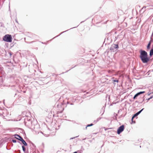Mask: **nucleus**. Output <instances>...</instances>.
I'll return each mask as SVG.
<instances>
[{
	"label": "nucleus",
	"instance_id": "nucleus-47",
	"mask_svg": "<svg viewBox=\"0 0 153 153\" xmlns=\"http://www.w3.org/2000/svg\"><path fill=\"white\" fill-rule=\"evenodd\" d=\"M152 93L153 94V91L152 92Z\"/></svg>",
	"mask_w": 153,
	"mask_h": 153
},
{
	"label": "nucleus",
	"instance_id": "nucleus-20",
	"mask_svg": "<svg viewBox=\"0 0 153 153\" xmlns=\"http://www.w3.org/2000/svg\"><path fill=\"white\" fill-rule=\"evenodd\" d=\"M102 118V117H98L97 120L94 121V122H97L99 121Z\"/></svg>",
	"mask_w": 153,
	"mask_h": 153
},
{
	"label": "nucleus",
	"instance_id": "nucleus-31",
	"mask_svg": "<svg viewBox=\"0 0 153 153\" xmlns=\"http://www.w3.org/2000/svg\"><path fill=\"white\" fill-rule=\"evenodd\" d=\"M118 36H119L115 37V40H117L118 39Z\"/></svg>",
	"mask_w": 153,
	"mask_h": 153
},
{
	"label": "nucleus",
	"instance_id": "nucleus-8",
	"mask_svg": "<svg viewBox=\"0 0 153 153\" xmlns=\"http://www.w3.org/2000/svg\"><path fill=\"white\" fill-rule=\"evenodd\" d=\"M144 109V108H142L140 111L134 114L132 116V118H134L137 117L143 111Z\"/></svg>",
	"mask_w": 153,
	"mask_h": 153
},
{
	"label": "nucleus",
	"instance_id": "nucleus-2",
	"mask_svg": "<svg viewBox=\"0 0 153 153\" xmlns=\"http://www.w3.org/2000/svg\"><path fill=\"white\" fill-rule=\"evenodd\" d=\"M2 39L4 42H12L13 38L11 35L7 34L5 35L3 37Z\"/></svg>",
	"mask_w": 153,
	"mask_h": 153
},
{
	"label": "nucleus",
	"instance_id": "nucleus-28",
	"mask_svg": "<svg viewBox=\"0 0 153 153\" xmlns=\"http://www.w3.org/2000/svg\"><path fill=\"white\" fill-rule=\"evenodd\" d=\"M104 129H105V131H106L107 130H108V129H111V128H104Z\"/></svg>",
	"mask_w": 153,
	"mask_h": 153
},
{
	"label": "nucleus",
	"instance_id": "nucleus-43",
	"mask_svg": "<svg viewBox=\"0 0 153 153\" xmlns=\"http://www.w3.org/2000/svg\"><path fill=\"white\" fill-rule=\"evenodd\" d=\"M16 137H17V138H19V137H17V136H16Z\"/></svg>",
	"mask_w": 153,
	"mask_h": 153
},
{
	"label": "nucleus",
	"instance_id": "nucleus-23",
	"mask_svg": "<svg viewBox=\"0 0 153 153\" xmlns=\"http://www.w3.org/2000/svg\"><path fill=\"white\" fill-rule=\"evenodd\" d=\"M12 141V142L13 143H16V140L14 139H13Z\"/></svg>",
	"mask_w": 153,
	"mask_h": 153
},
{
	"label": "nucleus",
	"instance_id": "nucleus-29",
	"mask_svg": "<svg viewBox=\"0 0 153 153\" xmlns=\"http://www.w3.org/2000/svg\"><path fill=\"white\" fill-rule=\"evenodd\" d=\"M145 100V99L144 98L143 99V100H142V101L140 102H139V103H142V102L144 101Z\"/></svg>",
	"mask_w": 153,
	"mask_h": 153
},
{
	"label": "nucleus",
	"instance_id": "nucleus-26",
	"mask_svg": "<svg viewBox=\"0 0 153 153\" xmlns=\"http://www.w3.org/2000/svg\"><path fill=\"white\" fill-rule=\"evenodd\" d=\"M76 66V65L74 67H73L72 68H71V69H70L69 70L67 71H66L65 72H68L69 71V70H71V69H72V68H74V67H75V66Z\"/></svg>",
	"mask_w": 153,
	"mask_h": 153
},
{
	"label": "nucleus",
	"instance_id": "nucleus-34",
	"mask_svg": "<svg viewBox=\"0 0 153 153\" xmlns=\"http://www.w3.org/2000/svg\"><path fill=\"white\" fill-rule=\"evenodd\" d=\"M42 44H46V43L45 42H42Z\"/></svg>",
	"mask_w": 153,
	"mask_h": 153
},
{
	"label": "nucleus",
	"instance_id": "nucleus-5",
	"mask_svg": "<svg viewBox=\"0 0 153 153\" xmlns=\"http://www.w3.org/2000/svg\"><path fill=\"white\" fill-rule=\"evenodd\" d=\"M119 48V46L118 44H113L110 48V50L111 52L116 51Z\"/></svg>",
	"mask_w": 153,
	"mask_h": 153
},
{
	"label": "nucleus",
	"instance_id": "nucleus-27",
	"mask_svg": "<svg viewBox=\"0 0 153 153\" xmlns=\"http://www.w3.org/2000/svg\"><path fill=\"white\" fill-rule=\"evenodd\" d=\"M9 53L10 56H11L12 55V53L11 52H9Z\"/></svg>",
	"mask_w": 153,
	"mask_h": 153
},
{
	"label": "nucleus",
	"instance_id": "nucleus-9",
	"mask_svg": "<svg viewBox=\"0 0 153 153\" xmlns=\"http://www.w3.org/2000/svg\"><path fill=\"white\" fill-rule=\"evenodd\" d=\"M147 7V6H144L140 10V12L142 11V13H144L146 11V8Z\"/></svg>",
	"mask_w": 153,
	"mask_h": 153
},
{
	"label": "nucleus",
	"instance_id": "nucleus-6",
	"mask_svg": "<svg viewBox=\"0 0 153 153\" xmlns=\"http://www.w3.org/2000/svg\"><path fill=\"white\" fill-rule=\"evenodd\" d=\"M125 126L124 125H122L120 126L117 129V133L118 134H120L124 130Z\"/></svg>",
	"mask_w": 153,
	"mask_h": 153
},
{
	"label": "nucleus",
	"instance_id": "nucleus-22",
	"mask_svg": "<svg viewBox=\"0 0 153 153\" xmlns=\"http://www.w3.org/2000/svg\"><path fill=\"white\" fill-rule=\"evenodd\" d=\"M152 98H153V96H151V97H150L149 98L146 99V100H147L148 101H149V100H150L151 99H152Z\"/></svg>",
	"mask_w": 153,
	"mask_h": 153
},
{
	"label": "nucleus",
	"instance_id": "nucleus-21",
	"mask_svg": "<svg viewBox=\"0 0 153 153\" xmlns=\"http://www.w3.org/2000/svg\"><path fill=\"white\" fill-rule=\"evenodd\" d=\"M94 124L93 123H91L90 124H88L87 125V127H90L92 126H93Z\"/></svg>",
	"mask_w": 153,
	"mask_h": 153
},
{
	"label": "nucleus",
	"instance_id": "nucleus-15",
	"mask_svg": "<svg viewBox=\"0 0 153 153\" xmlns=\"http://www.w3.org/2000/svg\"><path fill=\"white\" fill-rule=\"evenodd\" d=\"M83 149V147L82 146H81V149ZM77 153H82V149H80L79 150H78L77 151Z\"/></svg>",
	"mask_w": 153,
	"mask_h": 153
},
{
	"label": "nucleus",
	"instance_id": "nucleus-11",
	"mask_svg": "<svg viewBox=\"0 0 153 153\" xmlns=\"http://www.w3.org/2000/svg\"><path fill=\"white\" fill-rule=\"evenodd\" d=\"M105 108H104V106H103V107L102 108L101 110V111L100 112V113H101V112H102V113L101 114V116H102L104 114V111H105Z\"/></svg>",
	"mask_w": 153,
	"mask_h": 153
},
{
	"label": "nucleus",
	"instance_id": "nucleus-35",
	"mask_svg": "<svg viewBox=\"0 0 153 153\" xmlns=\"http://www.w3.org/2000/svg\"><path fill=\"white\" fill-rule=\"evenodd\" d=\"M135 102H137V103H139V102H138V101H135Z\"/></svg>",
	"mask_w": 153,
	"mask_h": 153
},
{
	"label": "nucleus",
	"instance_id": "nucleus-7",
	"mask_svg": "<svg viewBox=\"0 0 153 153\" xmlns=\"http://www.w3.org/2000/svg\"><path fill=\"white\" fill-rule=\"evenodd\" d=\"M111 42V38L108 37L105 39V41L104 42L103 44L105 43V45H106V44H109Z\"/></svg>",
	"mask_w": 153,
	"mask_h": 153
},
{
	"label": "nucleus",
	"instance_id": "nucleus-39",
	"mask_svg": "<svg viewBox=\"0 0 153 153\" xmlns=\"http://www.w3.org/2000/svg\"><path fill=\"white\" fill-rule=\"evenodd\" d=\"M87 127V126L85 127V129H87V127Z\"/></svg>",
	"mask_w": 153,
	"mask_h": 153
},
{
	"label": "nucleus",
	"instance_id": "nucleus-10",
	"mask_svg": "<svg viewBox=\"0 0 153 153\" xmlns=\"http://www.w3.org/2000/svg\"><path fill=\"white\" fill-rule=\"evenodd\" d=\"M153 55V49L152 48L150 50L149 53V56L151 57Z\"/></svg>",
	"mask_w": 153,
	"mask_h": 153
},
{
	"label": "nucleus",
	"instance_id": "nucleus-33",
	"mask_svg": "<svg viewBox=\"0 0 153 153\" xmlns=\"http://www.w3.org/2000/svg\"><path fill=\"white\" fill-rule=\"evenodd\" d=\"M117 114H116V116H115V119H116V120H117V117H116V116H117Z\"/></svg>",
	"mask_w": 153,
	"mask_h": 153
},
{
	"label": "nucleus",
	"instance_id": "nucleus-17",
	"mask_svg": "<svg viewBox=\"0 0 153 153\" xmlns=\"http://www.w3.org/2000/svg\"><path fill=\"white\" fill-rule=\"evenodd\" d=\"M113 82H114L113 84L114 85H115L116 84L115 83V82H118V80L117 79H115L113 80Z\"/></svg>",
	"mask_w": 153,
	"mask_h": 153
},
{
	"label": "nucleus",
	"instance_id": "nucleus-1",
	"mask_svg": "<svg viewBox=\"0 0 153 153\" xmlns=\"http://www.w3.org/2000/svg\"><path fill=\"white\" fill-rule=\"evenodd\" d=\"M139 57L144 63H147L150 60V58L148 56L147 52L143 50H140Z\"/></svg>",
	"mask_w": 153,
	"mask_h": 153
},
{
	"label": "nucleus",
	"instance_id": "nucleus-36",
	"mask_svg": "<svg viewBox=\"0 0 153 153\" xmlns=\"http://www.w3.org/2000/svg\"><path fill=\"white\" fill-rule=\"evenodd\" d=\"M67 104H69V102H67Z\"/></svg>",
	"mask_w": 153,
	"mask_h": 153
},
{
	"label": "nucleus",
	"instance_id": "nucleus-18",
	"mask_svg": "<svg viewBox=\"0 0 153 153\" xmlns=\"http://www.w3.org/2000/svg\"><path fill=\"white\" fill-rule=\"evenodd\" d=\"M134 118H132V117L131 119V124L132 123H135V121H133V119Z\"/></svg>",
	"mask_w": 153,
	"mask_h": 153
},
{
	"label": "nucleus",
	"instance_id": "nucleus-13",
	"mask_svg": "<svg viewBox=\"0 0 153 153\" xmlns=\"http://www.w3.org/2000/svg\"><path fill=\"white\" fill-rule=\"evenodd\" d=\"M22 150L24 152V153H26V148L25 146H22Z\"/></svg>",
	"mask_w": 153,
	"mask_h": 153
},
{
	"label": "nucleus",
	"instance_id": "nucleus-25",
	"mask_svg": "<svg viewBox=\"0 0 153 153\" xmlns=\"http://www.w3.org/2000/svg\"><path fill=\"white\" fill-rule=\"evenodd\" d=\"M152 42H153V41H151V39H150V40L148 44H149L150 45H151V43Z\"/></svg>",
	"mask_w": 153,
	"mask_h": 153
},
{
	"label": "nucleus",
	"instance_id": "nucleus-30",
	"mask_svg": "<svg viewBox=\"0 0 153 153\" xmlns=\"http://www.w3.org/2000/svg\"><path fill=\"white\" fill-rule=\"evenodd\" d=\"M17 153H21V151H20V150H18V151H17Z\"/></svg>",
	"mask_w": 153,
	"mask_h": 153
},
{
	"label": "nucleus",
	"instance_id": "nucleus-44",
	"mask_svg": "<svg viewBox=\"0 0 153 153\" xmlns=\"http://www.w3.org/2000/svg\"><path fill=\"white\" fill-rule=\"evenodd\" d=\"M103 146V145L102 146V147Z\"/></svg>",
	"mask_w": 153,
	"mask_h": 153
},
{
	"label": "nucleus",
	"instance_id": "nucleus-45",
	"mask_svg": "<svg viewBox=\"0 0 153 153\" xmlns=\"http://www.w3.org/2000/svg\"><path fill=\"white\" fill-rule=\"evenodd\" d=\"M140 148H141V146H140Z\"/></svg>",
	"mask_w": 153,
	"mask_h": 153
},
{
	"label": "nucleus",
	"instance_id": "nucleus-32",
	"mask_svg": "<svg viewBox=\"0 0 153 153\" xmlns=\"http://www.w3.org/2000/svg\"><path fill=\"white\" fill-rule=\"evenodd\" d=\"M31 143H32V145H33V146H35V145H34V144L33 143H32L31 142Z\"/></svg>",
	"mask_w": 153,
	"mask_h": 153
},
{
	"label": "nucleus",
	"instance_id": "nucleus-38",
	"mask_svg": "<svg viewBox=\"0 0 153 153\" xmlns=\"http://www.w3.org/2000/svg\"><path fill=\"white\" fill-rule=\"evenodd\" d=\"M73 103H70V105H73Z\"/></svg>",
	"mask_w": 153,
	"mask_h": 153
},
{
	"label": "nucleus",
	"instance_id": "nucleus-41",
	"mask_svg": "<svg viewBox=\"0 0 153 153\" xmlns=\"http://www.w3.org/2000/svg\"><path fill=\"white\" fill-rule=\"evenodd\" d=\"M147 4V5H149V3H148Z\"/></svg>",
	"mask_w": 153,
	"mask_h": 153
},
{
	"label": "nucleus",
	"instance_id": "nucleus-24",
	"mask_svg": "<svg viewBox=\"0 0 153 153\" xmlns=\"http://www.w3.org/2000/svg\"><path fill=\"white\" fill-rule=\"evenodd\" d=\"M79 137V136H76V137H71L70 138V140H72V139H73L74 138H76V137Z\"/></svg>",
	"mask_w": 153,
	"mask_h": 153
},
{
	"label": "nucleus",
	"instance_id": "nucleus-3",
	"mask_svg": "<svg viewBox=\"0 0 153 153\" xmlns=\"http://www.w3.org/2000/svg\"><path fill=\"white\" fill-rule=\"evenodd\" d=\"M15 138L18 140L20 141L24 146H27V144L25 141L23 139V138L20 135L15 134L14 135Z\"/></svg>",
	"mask_w": 153,
	"mask_h": 153
},
{
	"label": "nucleus",
	"instance_id": "nucleus-37",
	"mask_svg": "<svg viewBox=\"0 0 153 153\" xmlns=\"http://www.w3.org/2000/svg\"><path fill=\"white\" fill-rule=\"evenodd\" d=\"M6 149L7 150H9V149H8V148H7V147H6Z\"/></svg>",
	"mask_w": 153,
	"mask_h": 153
},
{
	"label": "nucleus",
	"instance_id": "nucleus-14",
	"mask_svg": "<svg viewBox=\"0 0 153 153\" xmlns=\"http://www.w3.org/2000/svg\"><path fill=\"white\" fill-rule=\"evenodd\" d=\"M68 30H66V31H63V32H62V33H60V34H59V35H58V36H56L55 37H54L52 39H54V38H56V37H57L59 36L60 35H61L62 34V33H64V32H66V31H68Z\"/></svg>",
	"mask_w": 153,
	"mask_h": 153
},
{
	"label": "nucleus",
	"instance_id": "nucleus-42",
	"mask_svg": "<svg viewBox=\"0 0 153 153\" xmlns=\"http://www.w3.org/2000/svg\"><path fill=\"white\" fill-rule=\"evenodd\" d=\"M74 27V28H75V27ZM73 28H74V27H73V28H71L70 29H72Z\"/></svg>",
	"mask_w": 153,
	"mask_h": 153
},
{
	"label": "nucleus",
	"instance_id": "nucleus-46",
	"mask_svg": "<svg viewBox=\"0 0 153 153\" xmlns=\"http://www.w3.org/2000/svg\"><path fill=\"white\" fill-rule=\"evenodd\" d=\"M150 95L149 94H148V95Z\"/></svg>",
	"mask_w": 153,
	"mask_h": 153
},
{
	"label": "nucleus",
	"instance_id": "nucleus-12",
	"mask_svg": "<svg viewBox=\"0 0 153 153\" xmlns=\"http://www.w3.org/2000/svg\"><path fill=\"white\" fill-rule=\"evenodd\" d=\"M139 96V95L137 93H136L133 97V99L134 100L136 99Z\"/></svg>",
	"mask_w": 153,
	"mask_h": 153
},
{
	"label": "nucleus",
	"instance_id": "nucleus-19",
	"mask_svg": "<svg viewBox=\"0 0 153 153\" xmlns=\"http://www.w3.org/2000/svg\"><path fill=\"white\" fill-rule=\"evenodd\" d=\"M151 45L149 44H148L147 46V48L148 49H149L150 48Z\"/></svg>",
	"mask_w": 153,
	"mask_h": 153
},
{
	"label": "nucleus",
	"instance_id": "nucleus-4",
	"mask_svg": "<svg viewBox=\"0 0 153 153\" xmlns=\"http://www.w3.org/2000/svg\"><path fill=\"white\" fill-rule=\"evenodd\" d=\"M25 121L24 122L25 124V125H26V123H27L26 120H27L28 122V123L29 124H31V125H34V124L33 123L35 122L36 123L37 122L36 121H34L33 122H32V120H34L33 118H31L30 117H27L26 116V117L25 119Z\"/></svg>",
	"mask_w": 153,
	"mask_h": 153
},
{
	"label": "nucleus",
	"instance_id": "nucleus-16",
	"mask_svg": "<svg viewBox=\"0 0 153 153\" xmlns=\"http://www.w3.org/2000/svg\"><path fill=\"white\" fill-rule=\"evenodd\" d=\"M145 91H142L139 92L137 93L139 95H140L141 94H142L145 93Z\"/></svg>",
	"mask_w": 153,
	"mask_h": 153
},
{
	"label": "nucleus",
	"instance_id": "nucleus-40",
	"mask_svg": "<svg viewBox=\"0 0 153 153\" xmlns=\"http://www.w3.org/2000/svg\"><path fill=\"white\" fill-rule=\"evenodd\" d=\"M85 139H86V138H84V139H83V140H85Z\"/></svg>",
	"mask_w": 153,
	"mask_h": 153
}]
</instances>
